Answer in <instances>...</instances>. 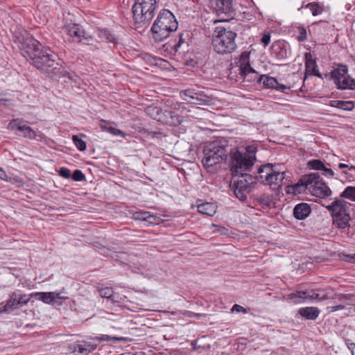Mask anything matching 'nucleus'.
<instances>
[{"mask_svg": "<svg viewBox=\"0 0 355 355\" xmlns=\"http://www.w3.org/2000/svg\"><path fill=\"white\" fill-rule=\"evenodd\" d=\"M230 187L234 195L241 200H245L250 187L259 180L266 185H280L286 178L284 166L267 164L259 167L257 175L253 177L245 173H233Z\"/></svg>", "mask_w": 355, "mask_h": 355, "instance_id": "f257e3e1", "label": "nucleus"}, {"mask_svg": "<svg viewBox=\"0 0 355 355\" xmlns=\"http://www.w3.org/2000/svg\"><path fill=\"white\" fill-rule=\"evenodd\" d=\"M20 50L22 55L32 61L37 69L48 73L52 78L60 73L62 61L49 49L42 46L41 43L32 37L24 38L21 42Z\"/></svg>", "mask_w": 355, "mask_h": 355, "instance_id": "f03ea898", "label": "nucleus"}, {"mask_svg": "<svg viewBox=\"0 0 355 355\" xmlns=\"http://www.w3.org/2000/svg\"><path fill=\"white\" fill-rule=\"evenodd\" d=\"M227 140H215L208 144L203 150L202 164L207 172L216 173L227 158Z\"/></svg>", "mask_w": 355, "mask_h": 355, "instance_id": "7ed1b4c3", "label": "nucleus"}, {"mask_svg": "<svg viewBox=\"0 0 355 355\" xmlns=\"http://www.w3.org/2000/svg\"><path fill=\"white\" fill-rule=\"evenodd\" d=\"M177 29L178 21L175 16L169 10L163 9L159 12L150 31L156 42H162Z\"/></svg>", "mask_w": 355, "mask_h": 355, "instance_id": "20e7f679", "label": "nucleus"}, {"mask_svg": "<svg viewBox=\"0 0 355 355\" xmlns=\"http://www.w3.org/2000/svg\"><path fill=\"white\" fill-rule=\"evenodd\" d=\"M236 33L223 27H216L212 39L214 51L220 54L231 53L236 47Z\"/></svg>", "mask_w": 355, "mask_h": 355, "instance_id": "39448f33", "label": "nucleus"}, {"mask_svg": "<svg viewBox=\"0 0 355 355\" xmlns=\"http://www.w3.org/2000/svg\"><path fill=\"white\" fill-rule=\"evenodd\" d=\"M156 0H135L132 11L133 19L138 28L146 26L154 17L157 8Z\"/></svg>", "mask_w": 355, "mask_h": 355, "instance_id": "423d86ee", "label": "nucleus"}, {"mask_svg": "<svg viewBox=\"0 0 355 355\" xmlns=\"http://www.w3.org/2000/svg\"><path fill=\"white\" fill-rule=\"evenodd\" d=\"M229 157V164L232 173H239L250 170L253 166L252 161L248 159L246 155L242 153L236 148L231 149Z\"/></svg>", "mask_w": 355, "mask_h": 355, "instance_id": "0eeeda50", "label": "nucleus"}, {"mask_svg": "<svg viewBox=\"0 0 355 355\" xmlns=\"http://www.w3.org/2000/svg\"><path fill=\"white\" fill-rule=\"evenodd\" d=\"M331 78L338 89H353L355 88V80L349 76L346 67L334 69L331 72Z\"/></svg>", "mask_w": 355, "mask_h": 355, "instance_id": "6e6552de", "label": "nucleus"}, {"mask_svg": "<svg viewBox=\"0 0 355 355\" xmlns=\"http://www.w3.org/2000/svg\"><path fill=\"white\" fill-rule=\"evenodd\" d=\"M238 64L240 75L248 81H254L258 78V73L250 64V53L243 52L239 59Z\"/></svg>", "mask_w": 355, "mask_h": 355, "instance_id": "1a4fd4ad", "label": "nucleus"}, {"mask_svg": "<svg viewBox=\"0 0 355 355\" xmlns=\"http://www.w3.org/2000/svg\"><path fill=\"white\" fill-rule=\"evenodd\" d=\"M311 175L315 178L312 181V187L310 188V193L315 197L325 198L331 195V191L327 184L322 181L318 173H312Z\"/></svg>", "mask_w": 355, "mask_h": 355, "instance_id": "9d476101", "label": "nucleus"}, {"mask_svg": "<svg viewBox=\"0 0 355 355\" xmlns=\"http://www.w3.org/2000/svg\"><path fill=\"white\" fill-rule=\"evenodd\" d=\"M288 298L294 303L298 304L305 300H317L322 301L331 298L327 294H321L318 291H297L292 293L288 295Z\"/></svg>", "mask_w": 355, "mask_h": 355, "instance_id": "9b49d317", "label": "nucleus"}, {"mask_svg": "<svg viewBox=\"0 0 355 355\" xmlns=\"http://www.w3.org/2000/svg\"><path fill=\"white\" fill-rule=\"evenodd\" d=\"M314 178L311 173L302 176L296 184L287 186L286 193L298 195L304 193L306 190L309 191Z\"/></svg>", "mask_w": 355, "mask_h": 355, "instance_id": "f8f14e48", "label": "nucleus"}, {"mask_svg": "<svg viewBox=\"0 0 355 355\" xmlns=\"http://www.w3.org/2000/svg\"><path fill=\"white\" fill-rule=\"evenodd\" d=\"M31 297L30 295L23 294L20 291L12 292L9 294V299L7 300V305L10 312L27 305Z\"/></svg>", "mask_w": 355, "mask_h": 355, "instance_id": "ddd939ff", "label": "nucleus"}, {"mask_svg": "<svg viewBox=\"0 0 355 355\" xmlns=\"http://www.w3.org/2000/svg\"><path fill=\"white\" fill-rule=\"evenodd\" d=\"M350 204L343 200L336 199L326 208L330 212L332 218L337 216H343L349 214V208Z\"/></svg>", "mask_w": 355, "mask_h": 355, "instance_id": "4468645a", "label": "nucleus"}, {"mask_svg": "<svg viewBox=\"0 0 355 355\" xmlns=\"http://www.w3.org/2000/svg\"><path fill=\"white\" fill-rule=\"evenodd\" d=\"M31 297H35L46 304H61L65 297L55 292H34L30 294Z\"/></svg>", "mask_w": 355, "mask_h": 355, "instance_id": "2eb2a0df", "label": "nucleus"}, {"mask_svg": "<svg viewBox=\"0 0 355 355\" xmlns=\"http://www.w3.org/2000/svg\"><path fill=\"white\" fill-rule=\"evenodd\" d=\"M210 8L217 15L231 14L233 11L232 0H211Z\"/></svg>", "mask_w": 355, "mask_h": 355, "instance_id": "dca6fc26", "label": "nucleus"}, {"mask_svg": "<svg viewBox=\"0 0 355 355\" xmlns=\"http://www.w3.org/2000/svg\"><path fill=\"white\" fill-rule=\"evenodd\" d=\"M182 99L190 104L203 105L206 100L203 99L202 96L195 92L194 89H187L180 93Z\"/></svg>", "mask_w": 355, "mask_h": 355, "instance_id": "f3484780", "label": "nucleus"}, {"mask_svg": "<svg viewBox=\"0 0 355 355\" xmlns=\"http://www.w3.org/2000/svg\"><path fill=\"white\" fill-rule=\"evenodd\" d=\"M271 54L277 60H282L289 57L287 44L284 41H275L271 46Z\"/></svg>", "mask_w": 355, "mask_h": 355, "instance_id": "a211bd4d", "label": "nucleus"}, {"mask_svg": "<svg viewBox=\"0 0 355 355\" xmlns=\"http://www.w3.org/2000/svg\"><path fill=\"white\" fill-rule=\"evenodd\" d=\"M256 80L259 83H262L267 88L275 89L279 91H284L287 88L286 86L279 83L276 78L266 75L259 76L258 74V78Z\"/></svg>", "mask_w": 355, "mask_h": 355, "instance_id": "6ab92c4d", "label": "nucleus"}, {"mask_svg": "<svg viewBox=\"0 0 355 355\" xmlns=\"http://www.w3.org/2000/svg\"><path fill=\"white\" fill-rule=\"evenodd\" d=\"M18 130L21 132V136L27 139H38V140L42 141L45 137L44 135L41 131L37 129L35 130L25 124H23L22 126H19Z\"/></svg>", "mask_w": 355, "mask_h": 355, "instance_id": "aec40b11", "label": "nucleus"}, {"mask_svg": "<svg viewBox=\"0 0 355 355\" xmlns=\"http://www.w3.org/2000/svg\"><path fill=\"white\" fill-rule=\"evenodd\" d=\"M305 59V67H306V74H309L310 76H316L320 77V73H319L317 67L316 61L313 58V55L311 53H306L304 55Z\"/></svg>", "mask_w": 355, "mask_h": 355, "instance_id": "412c9836", "label": "nucleus"}, {"mask_svg": "<svg viewBox=\"0 0 355 355\" xmlns=\"http://www.w3.org/2000/svg\"><path fill=\"white\" fill-rule=\"evenodd\" d=\"M352 297L350 294H338L335 295V298H337L339 304L337 305L329 306L327 307V310L329 313H333L339 310L345 309V306L348 304L347 301L349 300ZM331 298H334L332 297Z\"/></svg>", "mask_w": 355, "mask_h": 355, "instance_id": "4be33fe9", "label": "nucleus"}, {"mask_svg": "<svg viewBox=\"0 0 355 355\" xmlns=\"http://www.w3.org/2000/svg\"><path fill=\"white\" fill-rule=\"evenodd\" d=\"M68 34L73 38H76L78 42H81L82 39L89 40L91 36H89L78 24H73L67 27Z\"/></svg>", "mask_w": 355, "mask_h": 355, "instance_id": "5701e85b", "label": "nucleus"}, {"mask_svg": "<svg viewBox=\"0 0 355 355\" xmlns=\"http://www.w3.org/2000/svg\"><path fill=\"white\" fill-rule=\"evenodd\" d=\"M311 213V207L307 203H300L293 209V216L299 220L305 219Z\"/></svg>", "mask_w": 355, "mask_h": 355, "instance_id": "b1692460", "label": "nucleus"}, {"mask_svg": "<svg viewBox=\"0 0 355 355\" xmlns=\"http://www.w3.org/2000/svg\"><path fill=\"white\" fill-rule=\"evenodd\" d=\"M217 205L213 202H202L197 205L198 211L200 214L208 216H212L216 213Z\"/></svg>", "mask_w": 355, "mask_h": 355, "instance_id": "393cba45", "label": "nucleus"}, {"mask_svg": "<svg viewBox=\"0 0 355 355\" xmlns=\"http://www.w3.org/2000/svg\"><path fill=\"white\" fill-rule=\"evenodd\" d=\"M134 218L137 220L146 221L149 224L155 225L158 223L159 218L150 214L148 211H139L134 214Z\"/></svg>", "mask_w": 355, "mask_h": 355, "instance_id": "a878e982", "label": "nucleus"}, {"mask_svg": "<svg viewBox=\"0 0 355 355\" xmlns=\"http://www.w3.org/2000/svg\"><path fill=\"white\" fill-rule=\"evenodd\" d=\"M298 313L307 320H315L319 315L320 310L317 307L309 306L300 309Z\"/></svg>", "mask_w": 355, "mask_h": 355, "instance_id": "bb28decb", "label": "nucleus"}, {"mask_svg": "<svg viewBox=\"0 0 355 355\" xmlns=\"http://www.w3.org/2000/svg\"><path fill=\"white\" fill-rule=\"evenodd\" d=\"M99 126L102 130L106 131V132L112 134V135L121 136L122 137H125V134L123 131H121V130H119L114 127H112L110 125V122H109L106 120L101 119L99 123Z\"/></svg>", "mask_w": 355, "mask_h": 355, "instance_id": "cd10ccee", "label": "nucleus"}, {"mask_svg": "<svg viewBox=\"0 0 355 355\" xmlns=\"http://www.w3.org/2000/svg\"><path fill=\"white\" fill-rule=\"evenodd\" d=\"M351 218L349 214L343 216H337L332 218L333 225L342 230L348 229L349 227V220Z\"/></svg>", "mask_w": 355, "mask_h": 355, "instance_id": "c85d7f7f", "label": "nucleus"}, {"mask_svg": "<svg viewBox=\"0 0 355 355\" xmlns=\"http://www.w3.org/2000/svg\"><path fill=\"white\" fill-rule=\"evenodd\" d=\"M98 37L103 42L116 43V39L115 36L107 28L96 29Z\"/></svg>", "mask_w": 355, "mask_h": 355, "instance_id": "c756f323", "label": "nucleus"}, {"mask_svg": "<svg viewBox=\"0 0 355 355\" xmlns=\"http://www.w3.org/2000/svg\"><path fill=\"white\" fill-rule=\"evenodd\" d=\"M182 60L183 64L189 67H194L198 64L197 56L193 51H187L184 52Z\"/></svg>", "mask_w": 355, "mask_h": 355, "instance_id": "7c9ffc66", "label": "nucleus"}, {"mask_svg": "<svg viewBox=\"0 0 355 355\" xmlns=\"http://www.w3.org/2000/svg\"><path fill=\"white\" fill-rule=\"evenodd\" d=\"M61 68L62 69L60 70V73L58 74H55L54 77H67L72 82L76 83L77 80L78 78V76L73 72V71H68L65 69V68L62 65V62H61Z\"/></svg>", "mask_w": 355, "mask_h": 355, "instance_id": "2f4dec72", "label": "nucleus"}, {"mask_svg": "<svg viewBox=\"0 0 355 355\" xmlns=\"http://www.w3.org/2000/svg\"><path fill=\"white\" fill-rule=\"evenodd\" d=\"M331 105L343 110H352L354 108V103L352 101H334Z\"/></svg>", "mask_w": 355, "mask_h": 355, "instance_id": "473e14b6", "label": "nucleus"}, {"mask_svg": "<svg viewBox=\"0 0 355 355\" xmlns=\"http://www.w3.org/2000/svg\"><path fill=\"white\" fill-rule=\"evenodd\" d=\"M257 150V147L255 144L254 145H250L248 146L245 149V152H242V153L246 155V157L248 159H250L252 162V164H254V162L256 161V156L255 153Z\"/></svg>", "mask_w": 355, "mask_h": 355, "instance_id": "72a5a7b5", "label": "nucleus"}, {"mask_svg": "<svg viewBox=\"0 0 355 355\" xmlns=\"http://www.w3.org/2000/svg\"><path fill=\"white\" fill-rule=\"evenodd\" d=\"M94 340L100 341V342H112L116 343L117 341L124 340L125 338L123 337H116V336H111L108 335L100 334L98 336L94 338Z\"/></svg>", "mask_w": 355, "mask_h": 355, "instance_id": "f704fd0d", "label": "nucleus"}, {"mask_svg": "<svg viewBox=\"0 0 355 355\" xmlns=\"http://www.w3.org/2000/svg\"><path fill=\"white\" fill-rule=\"evenodd\" d=\"M340 197L355 201V187H347L341 193Z\"/></svg>", "mask_w": 355, "mask_h": 355, "instance_id": "c9c22d12", "label": "nucleus"}, {"mask_svg": "<svg viewBox=\"0 0 355 355\" xmlns=\"http://www.w3.org/2000/svg\"><path fill=\"white\" fill-rule=\"evenodd\" d=\"M306 8H308L313 16H317L321 14L323 11V8L318 3L311 2L306 4Z\"/></svg>", "mask_w": 355, "mask_h": 355, "instance_id": "e433bc0d", "label": "nucleus"}, {"mask_svg": "<svg viewBox=\"0 0 355 355\" xmlns=\"http://www.w3.org/2000/svg\"><path fill=\"white\" fill-rule=\"evenodd\" d=\"M191 35V33L189 31H186L179 35V48L184 44H186L187 46H189L192 43Z\"/></svg>", "mask_w": 355, "mask_h": 355, "instance_id": "4c0bfd02", "label": "nucleus"}, {"mask_svg": "<svg viewBox=\"0 0 355 355\" xmlns=\"http://www.w3.org/2000/svg\"><path fill=\"white\" fill-rule=\"evenodd\" d=\"M72 141L76 146V147L80 151H84L86 150L87 144L85 141H83L81 138H80L78 135L72 136Z\"/></svg>", "mask_w": 355, "mask_h": 355, "instance_id": "58836bf2", "label": "nucleus"}, {"mask_svg": "<svg viewBox=\"0 0 355 355\" xmlns=\"http://www.w3.org/2000/svg\"><path fill=\"white\" fill-rule=\"evenodd\" d=\"M297 31L298 33L297 36V40H298V42H302L307 40V31L304 26H297Z\"/></svg>", "mask_w": 355, "mask_h": 355, "instance_id": "ea45409f", "label": "nucleus"}, {"mask_svg": "<svg viewBox=\"0 0 355 355\" xmlns=\"http://www.w3.org/2000/svg\"><path fill=\"white\" fill-rule=\"evenodd\" d=\"M147 113L154 119L159 121V114L161 110L157 107H148L146 110Z\"/></svg>", "mask_w": 355, "mask_h": 355, "instance_id": "a19ab883", "label": "nucleus"}, {"mask_svg": "<svg viewBox=\"0 0 355 355\" xmlns=\"http://www.w3.org/2000/svg\"><path fill=\"white\" fill-rule=\"evenodd\" d=\"M308 165L313 170L321 171L324 168V164L320 159H312L309 162Z\"/></svg>", "mask_w": 355, "mask_h": 355, "instance_id": "79ce46f5", "label": "nucleus"}, {"mask_svg": "<svg viewBox=\"0 0 355 355\" xmlns=\"http://www.w3.org/2000/svg\"><path fill=\"white\" fill-rule=\"evenodd\" d=\"M99 294L102 297L112 299L114 291L110 287H105L98 290Z\"/></svg>", "mask_w": 355, "mask_h": 355, "instance_id": "37998d69", "label": "nucleus"}, {"mask_svg": "<svg viewBox=\"0 0 355 355\" xmlns=\"http://www.w3.org/2000/svg\"><path fill=\"white\" fill-rule=\"evenodd\" d=\"M73 180L76 182H80L85 180V175L83 174V173L79 170L76 169L73 171L72 175H71Z\"/></svg>", "mask_w": 355, "mask_h": 355, "instance_id": "c03bdc74", "label": "nucleus"}, {"mask_svg": "<svg viewBox=\"0 0 355 355\" xmlns=\"http://www.w3.org/2000/svg\"><path fill=\"white\" fill-rule=\"evenodd\" d=\"M73 352L76 353V355H87L88 351L85 345L77 344L73 347Z\"/></svg>", "mask_w": 355, "mask_h": 355, "instance_id": "a18cd8bd", "label": "nucleus"}, {"mask_svg": "<svg viewBox=\"0 0 355 355\" xmlns=\"http://www.w3.org/2000/svg\"><path fill=\"white\" fill-rule=\"evenodd\" d=\"M22 125H23V122L21 120H19V119H16L12 120L9 123L8 128L12 130L15 129H17L18 130V127L22 126Z\"/></svg>", "mask_w": 355, "mask_h": 355, "instance_id": "49530a36", "label": "nucleus"}, {"mask_svg": "<svg viewBox=\"0 0 355 355\" xmlns=\"http://www.w3.org/2000/svg\"><path fill=\"white\" fill-rule=\"evenodd\" d=\"M58 172V174L62 178H64L67 179L71 178V171L67 168L62 167L59 169V171Z\"/></svg>", "mask_w": 355, "mask_h": 355, "instance_id": "de8ad7c7", "label": "nucleus"}, {"mask_svg": "<svg viewBox=\"0 0 355 355\" xmlns=\"http://www.w3.org/2000/svg\"><path fill=\"white\" fill-rule=\"evenodd\" d=\"M321 171H322V175L327 178H333L335 177V173L334 171L331 168L327 167L325 165H324V168Z\"/></svg>", "mask_w": 355, "mask_h": 355, "instance_id": "09e8293b", "label": "nucleus"}, {"mask_svg": "<svg viewBox=\"0 0 355 355\" xmlns=\"http://www.w3.org/2000/svg\"><path fill=\"white\" fill-rule=\"evenodd\" d=\"M271 35L270 33H264L262 35L261 42L264 47H266L270 42Z\"/></svg>", "mask_w": 355, "mask_h": 355, "instance_id": "8fccbe9b", "label": "nucleus"}, {"mask_svg": "<svg viewBox=\"0 0 355 355\" xmlns=\"http://www.w3.org/2000/svg\"><path fill=\"white\" fill-rule=\"evenodd\" d=\"M231 312L247 313L248 311L245 308L243 307L242 306L236 304L231 309Z\"/></svg>", "mask_w": 355, "mask_h": 355, "instance_id": "3c124183", "label": "nucleus"}, {"mask_svg": "<svg viewBox=\"0 0 355 355\" xmlns=\"http://www.w3.org/2000/svg\"><path fill=\"white\" fill-rule=\"evenodd\" d=\"M343 260L349 263H355V253L343 254Z\"/></svg>", "mask_w": 355, "mask_h": 355, "instance_id": "603ef678", "label": "nucleus"}, {"mask_svg": "<svg viewBox=\"0 0 355 355\" xmlns=\"http://www.w3.org/2000/svg\"><path fill=\"white\" fill-rule=\"evenodd\" d=\"M10 313V311L9 307H8L7 305V301L6 302H1L0 303V313Z\"/></svg>", "mask_w": 355, "mask_h": 355, "instance_id": "864d4df0", "label": "nucleus"}, {"mask_svg": "<svg viewBox=\"0 0 355 355\" xmlns=\"http://www.w3.org/2000/svg\"><path fill=\"white\" fill-rule=\"evenodd\" d=\"M214 227L216 228V230H215L216 232H218L221 235H226L228 234V229L224 227H220L217 225H214Z\"/></svg>", "mask_w": 355, "mask_h": 355, "instance_id": "5fc2aeb1", "label": "nucleus"}, {"mask_svg": "<svg viewBox=\"0 0 355 355\" xmlns=\"http://www.w3.org/2000/svg\"><path fill=\"white\" fill-rule=\"evenodd\" d=\"M345 345H347V348L351 351V352L352 353L353 351H354L355 349V343H352L351 342L350 340L349 339H346L345 341Z\"/></svg>", "mask_w": 355, "mask_h": 355, "instance_id": "6e6d98bb", "label": "nucleus"}, {"mask_svg": "<svg viewBox=\"0 0 355 355\" xmlns=\"http://www.w3.org/2000/svg\"><path fill=\"white\" fill-rule=\"evenodd\" d=\"M350 171H348V169L343 170L342 171V174L344 175V178L345 180H351L352 178H353V175L349 173Z\"/></svg>", "mask_w": 355, "mask_h": 355, "instance_id": "4d7b16f0", "label": "nucleus"}, {"mask_svg": "<svg viewBox=\"0 0 355 355\" xmlns=\"http://www.w3.org/2000/svg\"><path fill=\"white\" fill-rule=\"evenodd\" d=\"M338 167L340 169H344V170L348 169V171H350V169H349L350 166L348 164H346L340 163V164H338Z\"/></svg>", "mask_w": 355, "mask_h": 355, "instance_id": "13d9d810", "label": "nucleus"}, {"mask_svg": "<svg viewBox=\"0 0 355 355\" xmlns=\"http://www.w3.org/2000/svg\"><path fill=\"white\" fill-rule=\"evenodd\" d=\"M8 178L7 174L6 172L0 167V178L1 180H6Z\"/></svg>", "mask_w": 355, "mask_h": 355, "instance_id": "bf43d9fd", "label": "nucleus"}, {"mask_svg": "<svg viewBox=\"0 0 355 355\" xmlns=\"http://www.w3.org/2000/svg\"><path fill=\"white\" fill-rule=\"evenodd\" d=\"M172 49L174 50V51L176 53L178 52V43L175 44L173 46H172Z\"/></svg>", "mask_w": 355, "mask_h": 355, "instance_id": "052dcab7", "label": "nucleus"}, {"mask_svg": "<svg viewBox=\"0 0 355 355\" xmlns=\"http://www.w3.org/2000/svg\"><path fill=\"white\" fill-rule=\"evenodd\" d=\"M192 315H195V316H196L197 318H199V317L201 315V314H200V313H189V316H190V317H191Z\"/></svg>", "mask_w": 355, "mask_h": 355, "instance_id": "680f3d73", "label": "nucleus"}, {"mask_svg": "<svg viewBox=\"0 0 355 355\" xmlns=\"http://www.w3.org/2000/svg\"><path fill=\"white\" fill-rule=\"evenodd\" d=\"M349 169H350V171H352V170L355 171V166L350 165Z\"/></svg>", "mask_w": 355, "mask_h": 355, "instance_id": "e2e57ef3", "label": "nucleus"}, {"mask_svg": "<svg viewBox=\"0 0 355 355\" xmlns=\"http://www.w3.org/2000/svg\"><path fill=\"white\" fill-rule=\"evenodd\" d=\"M1 95V94L0 93V96ZM7 101V100H4V99H2V98H0V101Z\"/></svg>", "mask_w": 355, "mask_h": 355, "instance_id": "0e129e2a", "label": "nucleus"}, {"mask_svg": "<svg viewBox=\"0 0 355 355\" xmlns=\"http://www.w3.org/2000/svg\"><path fill=\"white\" fill-rule=\"evenodd\" d=\"M352 355H355V349H354V351H353V352L352 353Z\"/></svg>", "mask_w": 355, "mask_h": 355, "instance_id": "69168bd1", "label": "nucleus"}, {"mask_svg": "<svg viewBox=\"0 0 355 355\" xmlns=\"http://www.w3.org/2000/svg\"><path fill=\"white\" fill-rule=\"evenodd\" d=\"M178 130H179V133H181L182 132H180V130H181V128H178Z\"/></svg>", "mask_w": 355, "mask_h": 355, "instance_id": "338daca9", "label": "nucleus"}, {"mask_svg": "<svg viewBox=\"0 0 355 355\" xmlns=\"http://www.w3.org/2000/svg\"><path fill=\"white\" fill-rule=\"evenodd\" d=\"M354 312H355V307H354Z\"/></svg>", "mask_w": 355, "mask_h": 355, "instance_id": "774afa93", "label": "nucleus"}]
</instances>
